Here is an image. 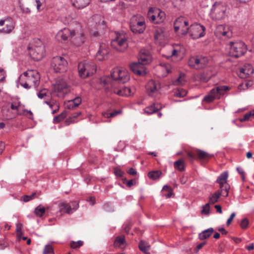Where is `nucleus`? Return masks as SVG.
<instances>
[{
  "label": "nucleus",
  "mask_w": 254,
  "mask_h": 254,
  "mask_svg": "<svg viewBox=\"0 0 254 254\" xmlns=\"http://www.w3.org/2000/svg\"><path fill=\"white\" fill-rule=\"evenodd\" d=\"M114 173L115 175L118 177H121L123 176L125 173L121 169L118 168H115L114 169Z\"/></svg>",
  "instance_id": "57"
},
{
  "label": "nucleus",
  "mask_w": 254,
  "mask_h": 254,
  "mask_svg": "<svg viewBox=\"0 0 254 254\" xmlns=\"http://www.w3.org/2000/svg\"><path fill=\"white\" fill-rule=\"evenodd\" d=\"M134 89H131L128 87H122L120 89H114V92L121 96H129L134 94Z\"/></svg>",
  "instance_id": "24"
},
{
  "label": "nucleus",
  "mask_w": 254,
  "mask_h": 254,
  "mask_svg": "<svg viewBox=\"0 0 254 254\" xmlns=\"http://www.w3.org/2000/svg\"><path fill=\"white\" fill-rule=\"evenodd\" d=\"M72 1V5L76 8L78 9L83 8L89 4L88 0L86 1L84 0H71Z\"/></svg>",
  "instance_id": "33"
},
{
  "label": "nucleus",
  "mask_w": 254,
  "mask_h": 254,
  "mask_svg": "<svg viewBox=\"0 0 254 254\" xmlns=\"http://www.w3.org/2000/svg\"><path fill=\"white\" fill-rule=\"evenodd\" d=\"M138 61L145 65L150 62V56L148 52L141 50L138 55Z\"/></svg>",
  "instance_id": "29"
},
{
  "label": "nucleus",
  "mask_w": 254,
  "mask_h": 254,
  "mask_svg": "<svg viewBox=\"0 0 254 254\" xmlns=\"http://www.w3.org/2000/svg\"><path fill=\"white\" fill-rule=\"evenodd\" d=\"M20 85L25 89L36 88L40 82V76L36 70H29L24 72L21 77Z\"/></svg>",
  "instance_id": "2"
},
{
  "label": "nucleus",
  "mask_w": 254,
  "mask_h": 254,
  "mask_svg": "<svg viewBox=\"0 0 254 254\" xmlns=\"http://www.w3.org/2000/svg\"><path fill=\"white\" fill-rule=\"evenodd\" d=\"M215 99H217V96L214 93H212L211 89L209 93L203 98L202 101L209 103L213 102Z\"/></svg>",
  "instance_id": "38"
},
{
  "label": "nucleus",
  "mask_w": 254,
  "mask_h": 254,
  "mask_svg": "<svg viewBox=\"0 0 254 254\" xmlns=\"http://www.w3.org/2000/svg\"><path fill=\"white\" fill-rule=\"evenodd\" d=\"M247 51L245 44L242 41L230 43V55L235 58L243 56Z\"/></svg>",
  "instance_id": "5"
},
{
  "label": "nucleus",
  "mask_w": 254,
  "mask_h": 254,
  "mask_svg": "<svg viewBox=\"0 0 254 254\" xmlns=\"http://www.w3.org/2000/svg\"><path fill=\"white\" fill-rule=\"evenodd\" d=\"M224 191L219 190L217 191H215L213 193L209 198V204H214L218 201V200L221 196H223L224 197H227L228 195H225Z\"/></svg>",
  "instance_id": "25"
},
{
  "label": "nucleus",
  "mask_w": 254,
  "mask_h": 254,
  "mask_svg": "<svg viewBox=\"0 0 254 254\" xmlns=\"http://www.w3.org/2000/svg\"><path fill=\"white\" fill-rule=\"evenodd\" d=\"M71 100V103L73 104V106H75V107H78L81 103V99L80 97H76Z\"/></svg>",
  "instance_id": "55"
},
{
  "label": "nucleus",
  "mask_w": 254,
  "mask_h": 254,
  "mask_svg": "<svg viewBox=\"0 0 254 254\" xmlns=\"http://www.w3.org/2000/svg\"><path fill=\"white\" fill-rule=\"evenodd\" d=\"M162 174V172L160 170L153 171L148 173V177L152 180H156L160 178Z\"/></svg>",
  "instance_id": "37"
},
{
  "label": "nucleus",
  "mask_w": 254,
  "mask_h": 254,
  "mask_svg": "<svg viewBox=\"0 0 254 254\" xmlns=\"http://www.w3.org/2000/svg\"><path fill=\"white\" fill-rule=\"evenodd\" d=\"M45 212L46 208L43 207L41 205H38L35 208L34 210V213L35 215L39 217H42Z\"/></svg>",
  "instance_id": "41"
},
{
  "label": "nucleus",
  "mask_w": 254,
  "mask_h": 254,
  "mask_svg": "<svg viewBox=\"0 0 254 254\" xmlns=\"http://www.w3.org/2000/svg\"><path fill=\"white\" fill-rule=\"evenodd\" d=\"M187 94V91L182 88H179L174 93V96L176 97L181 98L185 97Z\"/></svg>",
  "instance_id": "45"
},
{
  "label": "nucleus",
  "mask_w": 254,
  "mask_h": 254,
  "mask_svg": "<svg viewBox=\"0 0 254 254\" xmlns=\"http://www.w3.org/2000/svg\"><path fill=\"white\" fill-rule=\"evenodd\" d=\"M111 46L117 51H124L127 47V38L125 35L117 34L116 38L112 40Z\"/></svg>",
  "instance_id": "8"
},
{
  "label": "nucleus",
  "mask_w": 254,
  "mask_h": 254,
  "mask_svg": "<svg viewBox=\"0 0 254 254\" xmlns=\"http://www.w3.org/2000/svg\"><path fill=\"white\" fill-rule=\"evenodd\" d=\"M226 10L222 3L215 2L212 6L211 15L213 19L221 20L225 17Z\"/></svg>",
  "instance_id": "11"
},
{
  "label": "nucleus",
  "mask_w": 254,
  "mask_h": 254,
  "mask_svg": "<svg viewBox=\"0 0 254 254\" xmlns=\"http://www.w3.org/2000/svg\"><path fill=\"white\" fill-rule=\"evenodd\" d=\"M251 118H254V110L245 114L244 117L240 119L241 122L249 120Z\"/></svg>",
  "instance_id": "47"
},
{
  "label": "nucleus",
  "mask_w": 254,
  "mask_h": 254,
  "mask_svg": "<svg viewBox=\"0 0 254 254\" xmlns=\"http://www.w3.org/2000/svg\"><path fill=\"white\" fill-rule=\"evenodd\" d=\"M209 208H210L209 203H207L205 205H203L202 209L201 210L202 213H204L205 214H208L209 213Z\"/></svg>",
  "instance_id": "56"
},
{
  "label": "nucleus",
  "mask_w": 254,
  "mask_h": 254,
  "mask_svg": "<svg viewBox=\"0 0 254 254\" xmlns=\"http://www.w3.org/2000/svg\"><path fill=\"white\" fill-rule=\"evenodd\" d=\"M175 169L180 171H184L185 170V163L182 159H179L174 163Z\"/></svg>",
  "instance_id": "39"
},
{
  "label": "nucleus",
  "mask_w": 254,
  "mask_h": 254,
  "mask_svg": "<svg viewBox=\"0 0 254 254\" xmlns=\"http://www.w3.org/2000/svg\"><path fill=\"white\" fill-rule=\"evenodd\" d=\"M214 232L213 228H209L200 233L198 235V238L201 240H203L210 237Z\"/></svg>",
  "instance_id": "32"
},
{
  "label": "nucleus",
  "mask_w": 254,
  "mask_h": 254,
  "mask_svg": "<svg viewBox=\"0 0 254 254\" xmlns=\"http://www.w3.org/2000/svg\"><path fill=\"white\" fill-rule=\"evenodd\" d=\"M109 54V49L106 44L102 43L100 45L99 49L96 53V59L101 61L107 59Z\"/></svg>",
  "instance_id": "21"
},
{
  "label": "nucleus",
  "mask_w": 254,
  "mask_h": 254,
  "mask_svg": "<svg viewBox=\"0 0 254 254\" xmlns=\"http://www.w3.org/2000/svg\"><path fill=\"white\" fill-rule=\"evenodd\" d=\"M56 38L60 42L69 40L77 46H80L84 42V37L81 32L75 30H71L67 28H64L60 30Z\"/></svg>",
  "instance_id": "1"
},
{
  "label": "nucleus",
  "mask_w": 254,
  "mask_h": 254,
  "mask_svg": "<svg viewBox=\"0 0 254 254\" xmlns=\"http://www.w3.org/2000/svg\"><path fill=\"white\" fill-rule=\"evenodd\" d=\"M200 69L204 68L208 63V59L205 57H199Z\"/></svg>",
  "instance_id": "49"
},
{
  "label": "nucleus",
  "mask_w": 254,
  "mask_h": 254,
  "mask_svg": "<svg viewBox=\"0 0 254 254\" xmlns=\"http://www.w3.org/2000/svg\"><path fill=\"white\" fill-rule=\"evenodd\" d=\"M44 103L49 105L50 108L53 110L52 113L53 114L56 113L57 110H59V107L58 104L54 100H51V99L49 100L47 99V100L44 101Z\"/></svg>",
  "instance_id": "36"
},
{
  "label": "nucleus",
  "mask_w": 254,
  "mask_h": 254,
  "mask_svg": "<svg viewBox=\"0 0 254 254\" xmlns=\"http://www.w3.org/2000/svg\"><path fill=\"white\" fill-rule=\"evenodd\" d=\"M157 69L159 73V76L166 77L171 72V65L168 63H161L157 66Z\"/></svg>",
  "instance_id": "22"
},
{
  "label": "nucleus",
  "mask_w": 254,
  "mask_h": 254,
  "mask_svg": "<svg viewBox=\"0 0 254 254\" xmlns=\"http://www.w3.org/2000/svg\"><path fill=\"white\" fill-rule=\"evenodd\" d=\"M0 75L2 76V77L0 78V82L3 81L5 80V72L4 71V69L0 67Z\"/></svg>",
  "instance_id": "61"
},
{
  "label": "nucleus",
  "mask_w": 254,
  "mask_h": 254,
  "mask_svg": "<svg viewBox=\"0 0 254 254\" xmlns=\"http://www.w3.org/2000/svg\"><path fill=\"white\" fill-rule=\"evenodd\" d=\"M162 108L159 104L154 103L150 106L146 107L145 109V112L147 114L150 115L156 112Z\"/></svg>",
  "instance_id": "31"
},
{
  "label": "nucleus",
  "mask_w": 254,
  "mask_h": 254,
  "mask_svg": "<svg viewBox=\"0 0 254 254\" xmlns=\"http://www.w3.org/2000/svg\"><path fill=\"white\" fill-rule=\"evenodd\" d=\"M249 224V221L247 218H243L240 223V227L244 230L248 228Z\"/></svg>",
  "instance_id": "52"
},
{
  "label": "nucleus",
  "mask_w": 254,
  "mask_h": 254,
  "mask_svg": "<svg viewBox=\"0 0 254 254\" xmlns=\"http://www.w3.org/2000/svg\"><path fill=\"white\" fill-rule=\"evenodd\" d=\"M190 67L195 69H200L199 57H191L188 61Z\"/></svg>",
  "instance_id": "30"
},
{
  "label": "nucleus",
  "mask_w": 254,
  "mask_h": 254,
  "mask_svg": "<svg viewBox=\"0 0 254 254\" xmlns=\"http://www.w3.org/2000/svg\"><path fill=\"white\" fill-rule=\"evenodd\" d=\"M111 77L113 80L118 81L120 83H124L129 79V75L125 70L119 68H115L112 71Z\"/></svg>",
  "instance_id": "12"
},
{
  "label": "nucleus",
  "mask_w": 254,
  "mask_h": 254,
  "mask_svg": "<svg viewBox=\"0 0 254 254\" xmlns=\"http://www.w3.org/2000/svg\"><path fill=\"white\" fill-rule=\"evenodd\" d=\"M78 69L79 76L85 78L96 72V65L93 63L84 61L79 63Z\"/></svg>",
  "instance_id": "3"
},
{
  "label": "nucleus",
  "mask_w": 254,
  "mask_h": 254,
  "mask_svg": "<svg viewBox=\"0 0 254 254\" xmlns=\"http://www.w3.org/2000/svg\"><path fill=\"white\" fill-rule=\"evenodd\" d=\"M163 33L164 31L162 28H157L155 30L154 32V39L155 40H158L160 39L162 36H163Z\"/></svg>",
  "instance_id": "51"
},
{
  "label": "nucleus",
  "mask_w": 254,
  "mask_h": 254,
  "mask_svg": "<svg viewBox=\"0 0 254 254\" xmlns=\"http://www.w3.org/2000/svg\"><path fill=\"white\" fill-rule=\"evenodd\" d=\"M83 245V242L82 241H78L77 242L71 241L70 244V247L73 249L79 248Z\"/></svg>",
  "instance_id": "48"
},
{
  "label": "nucleus",
  "mask_w": 254,
  "mask_h": 254,
  "mask_svg": "<svg viewBox=\"0 0 254 254\" xmlns=\"http://www.w3.org/2000/svg\"><path fill=\"white\" fill-rule=\"evenodd\" d=\"M229 89V88L227 86H219L212 89V93H214L217 96V98L219 99L220 97L223 95L225 92Z\"/></svg>",
  "instance_id": "28"
},
{
  "label": "nucleus",
  "mask_w": 254,
  "mask_h": 254,
  "mask_svg": "<svg viewBox=\"0 0 254 254\" xmlns=\"http://www.w3.org/2000/svg\"><path fill=\"white\" fill-rule=\"evenodd\" d=\"M10 109L12 111V115L9 118H12L19 115L23 114V106L20 102L18 101H13L10 103V107L8 110Z\"/></svg>",
  "instance_id": "17"
},
{
  "label": "nucleus",
  "mask_w": 254,
  "mask_h": 254,
  "mask_svg": "<svg viewBox=\"0 0 254 254\" xmlns=\"http://www.w3.org/2000/svg\"><path fill=\"white\" fill-rule=\"evenodd\" d=\"M215 35L218 37H227L230 38L232 36V32L229 29L228 26L220 25H218L215 31Z\"/></svg>",
  "instance_id": "19"
},
{
  "label": "nucleus",
  "mask_w": 254,
  "mask_h": 254,
  "mask_svg": "<svg viewBox=\"0 0 254 254\" xmlns=\"http://www.w3.org/2000/svg\"><path fill=\"white\" fill-rule=\"evenodd\" d=\"M23 114L24 112H27L26 116L29 119H33V113L30 110H27L25 109H22Z\"/></svg>",
  "instance_id": "63"
},
{
  "label": "nucleus",
  "mask_w": 254,
  "mask_h": 254,
  "mask_svg": "<svg viewBox=\"0 0 254 254\" xmlns=\"http://www.w3.org/2000/svg\"><path fill=\"white\" fill-rule=\"evenodd\" d=\"M196 155L198 160L205 162H207L212 156L208 153L200 149L196 150Z\"/></svg>",
  "instance_id": "27"
},
{
  "label": "nucleus",
  "mask_w": 254,
  "mask_h": 254,
  "mask_svg": "<svg viewBox=\"0 0 254 254\" xmlns=\"http://www.w3.org/2000/svg\"><path fill=\"white\" fill-rule=\"evenodd\" d=\"M187 157L191 163H193L194 160L196 158V151L195 153L187 151Z\"/></svg>",
  "instance_id": "54"
},
{
  "label": "nucleus",
  "mask_w": 254,
  "mask_h": 254,
  "mask_svg": "<svg viewBox=\"0 0 254 254\" xmlns=\"http://www.w3.org/2000/svg\"><path fill=\"white\" fill-rule=\"evenodd\" d=\"M130 28L135 34L142 33L146 28L145 22L143 17L133 16L130 20Z\"/></svg>",
  "instance_id": "4"
},
{
  "label": "nucleus",
  "mask_w": 254,
  "mask_h": 254,
  "mask_svg": "<svg viewBox=\"0 0 254 254\" xmlns=\"http://www.w3.org/2000/svg\"><path fill=\"white\" fill-rule=\"evenodd\" d=\"M138 247L139 250L145 254H147L149 250V246L145 241H140L139 243Z\"/></svg>",
  "instance_id": "42"
},
{
  "label": "nucleus",
  "mask_w": 254,
  "mask_h": 254,
  "mask_svg": "<svg viewBox=\"0 0 254 254\" xmlns=\"http://www.w3.org/2000/svg\"><path fill=\"white\" fill-rule=\"evenodd\" d=\"M228 177V172L224 171L218 177L216 181L220 185V190L224 191L225 195H228L230 190V186L227 182Z\"/></svg>",
  "instance_id": "13"
},
{
  "label": "nucleus",
  "mask_w": 254,
  "mask_h": 254,
  "mask_svg": "<svg viewBox=\"0 0 254 254\" xmlns=\"http://www.w3.org/2000/svg\"><path fill=\"white\" fill-rule=\"evenodd\" d=\"M54 251L51 245H46L43 250V254H54Z\"/></svg>",
  "instance_id": "50"
},
{
  "label": "nucleus",
  "mask_w": 254,
  "mask_h": 254,
  "mask_svg": "<svg viewBox=\"0 0 254 254\" xmlns=\"http://www.w3.org/2000/svg\"><path fill=\"white\" fill-rule=\"evenodd\" d=\"M29 55L35 61L41 60L45 55L44 47L41 45L35 46L34 48L28 47Z\"/></svg>",
  "instance_id": "14"
},
{
  "label": "nucleus",
  "mask_w": 254,
  "mask_h": 254,
  "mask_svg": "<svg viewBox=\"0 0 254 254\" xmlns=\"http://www.w3.org/2000/svg\"><path fill=\"white\" fill-rule=\"evenodd\" d=\"M72 203L75 204L76 206L75 207H73V208H71V206L68 204L66 203L65 202H59L58 206L59 207L60 211L66 213L68 214L72 213V209L76 210L78 207V204L77 203L76 201L72 202Z\"/></svg>",
  "instance_id": "23"
},
{
  "label": "nucleus",
  "mask_w": 254,
  "mask_h": 254,
  "mask_svg": "<svg viewBox=\"0 0 254 254\" xmlns=\"http://www.w3.org/2000/svg\"><path fill=\"white\" fill-rule=\"evenodd\" d=\"M237 171L239 174L241 176L242 179L243 181L245 180V172L241 167H237Z\"/></svg>",
  "instance_id": "60"
},
{
  "label": "nucleus",
  "mask_w": 254,
  "mask_h": 254,
  "mask_svg": "<svg viewBox=\"0 0 254 254\" xmlns=\"http://www.w3.org/2000/svg\"><path fill=\"white\" fill-rule=\"evenodd\" d=\"M127 173L131 175H135L137 174L136 170L133 168H129L127 171Z\"/></svg>",
  "instance_id": "64"
},
{
  "label": "nucleus",
  "mask_w": 254,
  "mask_h": 254,
  "mask_svg": "<svg viewBox=\"0 0 254 254\" xmlns=\"http://www.w3.org/2000/svg\"><path fill=\"white\" fill-rule=\"evenodd\" d=\"M254 69L250 64H248L245 67H242L240 68L239 75L241 78H246L248 75L253 74L254 73Z\"/></svg>",
  "instance_id": "26"
},
{
  "label": "nucleus",
  "mask_w": 254,
  "mask_h": 254,
  "mask_svg": "<svg viewBox=\"0 0 254 254\" xmlns=\"http://www.w3.org/2000/svg\"><path fill=\"white\" fill-rule=\"evenodd\" d=\"M14 28L13 22L11 18L8 17L0 20V33H10Z\"/></svg>",
  "instance_id": "16"
},
{
  "label": "nucleus",
  "mask_w": 254,
  "mask_h": 254,
  "mask_svg": "<svg viewBox=\"0 0 254 254\" xmlns=\"http://www.w3.org/2000/svg\"><path fill=\"white\" fill-rule=\"evenodd\" d=\"M130 68L134 73L137 75H141L146 74L145 64L138 61L137 62L131 64L130 65Z\"/></svg>",
  "instance_id": "20"
},
{
  "label": "nucleus",
  "mask_w": 254,
  "mask_h": 254,
  "mask_svg": "<svg viewBox=\"0 0 254 254\" xmlns=\"http://www.w3.org/2000/svg\"><path fill=\"white\" fill-rule=\"evenodd\" d=\"M36 195V192L32 193L31 195H25L22 196L21 199L24 202H28L33 199H34Z\"/></svg>",
  "instance_id": "53"
},
{
  "label": "nucleus",
  "mask_w": 254,
  "mask_h": 254,
  "mask_svg": "<svg viewBox=\"0 0 254 254\" xmlns=\"http://www.w3.org/2000/svg\"><path fill=\"white\" fill-rule=\"evenodd\" d=\"M66 117V112L64 111L57 116L54 117L53 121L55 124L59 123Z\"/></svg>",
  "instance_id": "46"
},
{
  "label": "nucleus",
  "mask_w": 254,
  "mask_h": 254,
  "mask_svg": "<svg viewBox=\"0 0 254 254\" xmlns=\"http://www.w3.org/2000/svg\"><path fill=\"white\" fill-rule=\"evenodd\" d=\"M44 0H33V2L36 3L37 9L38 11L40 10V7Z\"/></svg>",
  "instance_id": "59"
},
{
  "label": "nucleus",
  "mask_w": 254,
  "mask_h": 254,
  "mask_svg": "<svg viewBox=\"0 0 254 254\" xmlns=\"http://www.w3.org/2000/svg\"><path fill=\"white\" fill-rule=\"evenodd\" d=\"M21 226H22L21 224H17L16 226V231L17 233L18 236L19 238H21V235L23 234L22 231Z\"/></svg>",
  "instance_id": "58"
},
{
  "label": "nucleus",
  "mask_w": 254,
  "mask_h": 254,
  "mask_svg": "<svg viewBox=\"0 0 254 254\" xmlns=\"http://www.w3.org/2000/svg\"><path fill=\"white\" fill-rule=\"evenodd\" d=\"M51 65L56 72H64L66 70L67 62L64 58L57 56L53 58Z\"/></svg>",
  "instance_id": "10"
},
{
  "label": "nucleus",
  "mask_w": 254,
  "mask_h": 254,
  "mask_svg": "<svg viewBox=\"0 0 254 254\" xmlns=\"http://www.w3.org/2000/svg\"><path fill=\"white\" fill-rule=\"evenodd\" d=\"M126 243L125 238L124 236L117 237L114 242V246L115 247H120Z\"/></svg>",
  "instance_id": "40"
},
{
  "label": "nucleus",
  "mask_w": 254,
  "mask_h": 254,
  "mask_svg": "<svg viewBox=\"0 0 254 254\" xmlns=\"http://www.w3.org/2000/svg\"><path fill=\"white\" fill-rule=\"evenodd\" d=\"M146 88L148 95L152 96L154 93L157 92L161 89V85L157 81L150 80L147 83Z\"/></svg>",
  "instance_id": "18"
},
{
  "label": "nucleus",
  "mask_w": 254,
  "mask_h": 254,
  "mask_svg": "<svg viewBox=\"0 0 254 254\" xmlns=\"http://www.w3.org/2000/svg\"><path fill=\"white\" fill-rule=\"evenodd\" d=\"M185 76L184 73H181L180 76L175 80H173V83L174 85H181L185 83Z\"/></svg>",
  "instance_id": "44"
},
{
  "label": "nucleus",
  "mask_w": 254,
  "mask_h": 254,
  "mask_svg": "<svg viewBox=\"0 0 254 254\" xmlns=\"http://www.w3.org/2000/svg\"><path fill=\"white\" fill-rule=\"evenodd\" d=\"M54 92L58 97H63L68 92V86L66 82L63 80L59 81L53 86Z\"/></svg>",
  "instance_id": "15"
},
{
  "label": "nucleus",
  "mask_w": 254,
  "mask_h": 254,
  "mask_svg": "<svg viewBox=\"0 0 254 254\" xmlns=\"http://www.w3.org/2000/svg\"><path fill=\"white\" fill-rule=\"evenodd\" d=\"M205 27L203 25L195 23L189 27L188 33L191 39H197L205 35Z\"/></svg>",
  "instance_id": "6"
},
{
  "label": "nucleus",
  "mask_w": 254,
  "mask_h": 254,
  "mask_svg": "<svg viewBox=\"0 0 254 254\" xmlns=\"http://www.w3.org/2000/svg\"><path fill=\"white\" fill-rule=\"evenodd\" d=\"M189 23L188 19L183 16L177 18L174 23V28L175 32H178L179 30L182 35H186L189 28Z\"/></svg>",
  "instance_id": "9"
},
{
  "label": "nucleus",
  "mask_w": 254,
  "mask_h": 254,
  "mask_svg": "<svg viewBox=\"0 0 254 254\" xmlns=\"http://www.w3.org/2000/svg\"><path fill=\"white\" fill-rule=\"evenodd\" d=\"M122 112V111L121 110H114L111 112H109L108 111H105L102 112V115L103 117L105 118H114L117 116V115L121 114Z\"/></svg>",
  "instance_id": "35"
},
{
  "label": "nucleus",
  "mask_w": 254,
  "mask_h": 254,
  "mask_svg": "<svg viewBox=\"0 0 254 254\" xmlns=\"http://www.w3.org/2000/svg\"><path fill=\"white\" fill-rule=\"evenodd\" d=\"M147 17L151 22L154 24H160L164 21L165 13L160 9L151 7L148 11Z\"/></svg>",
  "instance_id": "7"
},
{
  "label": "nucleus",
  "mask_w": 254,
  "mask_h": 254,
  "mask_svg": "<svg viewBox=\"0 0 254 254\" xmlns=\"http://www.w3.org/2000/svg\"><path fill=\"white\" fill-rule=\"evenodd\" d=\"M81 114V112L74 113L71 117L67 119L65 121V124L68 126L71 124L77 122L76 118Z\"/></svg>",
  "instance_id": "34"
},
{
  "label": "nucleus",
  "mask_w": 254,
  "mask_h": 254,
  "mask_svg": "<svg viewBox=\"0 0 254 254\" xmlns=\"http://www.w3.org/2000/svg\"><path fill=\"white\" fill-rule=\"evenodd\" d=\"M48 91L46 89L41 90L38 93L37 96L40 99H44V101L50 99L51 97L48 94Z\"/></svg>",
  "instance_id": "43"
},
{
  "label": "nucleus",
  "mask_w": 254,
  "mask_h": 254,
  "mask_svg": "<svg viewBox=\"0 0 254 254\" xmlns=\"http://www.w3.org/2000/svg\"><path fill=\"white\" fill-rule=\"evenodd\" d=\"M235 216H236V213L235 212H233L231 213L230 217L228 219V220L227 221V222H226L227 226H229L231 223L233 218H234V217Z\"/></svg>",
  "instance_id": "62"
}]
</instances>
